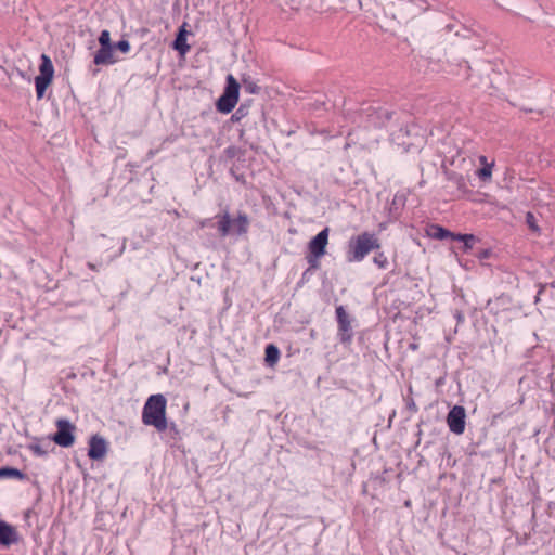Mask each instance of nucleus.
<instances>
[{
  "instance_id": "obj_1",
  "label": "nucleus",
  "mask_w": 555,
  "mask_h": 555,
  "mask_svg": "<svg viewBox=\"0 0 555 555\" xmlns=\"http://www.w3.org/2000/svg\"><path fill=\"white\" fill-rule=\"evenodd\" d=\"M166 404L167 401L163 395L150 396L143 406L142 422L145 425L154 426L158 431L166 430Z\"/></svg>"
},
{
  "instance_id": "obj_2",
  "label": "nucleus",
  "mask_w": 555,
  "mask_h": 555,
  "mask_svg": "<svg viewBox=\"0 0 555 555\" xmlns=\"http://www.w3.org/2000/svg\"><path fill=\"white\" fill-rule=\"evenodd\" d=\"M380 247L378 240L374 234L364 232L354 238H351L347 249V260L349 262L362 261L372 250Z\"/></svg>"
},
{
  "instance_id": "obj_3",
  "label": "nucleus",
  "mask_w": 555,
  "mask_h": 555,
  "mask_svg": "<svg viewBox=\"0 0 555 555\" xmlns=\"http://www.w3.org/2000/svg\"><path fill=\"white\" fill-rule=\"evenodd\" d=\"M218 219L217 228L220 236L225 237L229 235H244L248 232L249 219L244 212H240L236 218L231 219L228 211L223 215L216 216Z\"/></svg>"
},
{
  "instance_id": "obj_4",
  "label": "nucleus",
  "mask_w": 555,
  "mask_h": 555,
  "mask_svg": "<svg viewBox=\"0 0 555 555\" xmlns=\"http://www.w3.org/2000/svg\"><path fill=\"white\" fill-rule=\"evenodd\" d=\"M391 141L402 146L404 152L418 151L424 142L423 135L418 134V128L414 125L400 128L390 134Z\"/></svg>"
},
{
  "instance_id": "obj_5",
  "label": "nucleus",
  "mask_w": 555,
  "mask_h": 555,
  "mask_svg": "<svg viewBox=\"0 0 555 555\" xmlns=\"http://www.w3.org/2000/svg\"><path fill=\"white\" fill-rule=\"evenodd\" d=\"M240 85L232 75H228L227 85L222 95L217 101V109L220 113L229 114L233 111L238 101Z\"/></svg>"
},
{
  "instance_id": "obj_6",
  "label": "nucleus",
  "mask_w": 555,
  "mask_h": 555,
  "mask_svg": "<svg viewBox=\"0 0 555 555\" xmlns=\"http://www.w3.org/2000/svg\"><path fill=\"white\" fill-rule=\"evenodd\" d=\"M55 426L56 433L49 436V439L62 448L72 447L75 442V426L67 418H57Z\"/></svg>"
},
{
  "instance_id": "obj_7",
  "label": "nucleus",
  "mask_w": 555,
  "mask_h": 555,
  "mask_svg": "<svg viewBox=\"0 0 555 555\" xmlns=\"http://www.w3.org/2000/svg\"><path fill=\"white\" fill-rule=\"evenodd\" d=\"M365 116H366V127H375L380 128L385 127L387 122L392 117V112H390L388 108L378 106V107H367L365 109Z\"/></svg>"
},
{
  "instance_id": "obj_8",
  "label": "nucleus",
  "mask_w": 555,
  "mask_h": 555,
  "mask_svg": "<svg viewBox=\"0 0 555 555\" xmlns=\"http://www.w3.org/2000/svg\"><path fill=\"white\" fill-rule=\"evenodd\" d=\"M447 425L451 433L462 435L465 431L466 412L462 405H454L447 415Z\"/></svg>"
},
{
  "instance_id": "obj_9",
  "label": "nucleus",
  "mask_w": 555,
  "mask_h": 555,
  "mask_svg": "<svg viewBox=\"0 0 555 555\" xmlns=\"http://www.w3.org/2000/svg\"><path fill=\"white\" fill-rule=\"evenodd\" d=\"M336 319L339 330V339L341 343H349L352 338L351 323L349 315L343 306L336 308Z\"/></svg>"
},
{
  "instance_id": "obj_10",
  "label": "nucleus",
  "mask_w": 555,
  "mask_h": 555,
  "mask_svg": "<svg viewBox=\"0 0 555 555\" xmlns=\"http://www.w3.org/2000/svg\"><path fill=\"white\" fill-rule=\"evenodd\" d=\"M328 242V228L323 229L320 231L310 242L308 245L309 253L315 258L320 259L322 256L325 255L326 245Z\"/></svg>"
},
{
  "instance_id": "obj_11",
  "label": "nucleus",
  "mask_w": 555,
  "mask_h": 555,
  "mask_svg": "<svg viewBox=\"0 0 555 555\" xmlns=\"http://www.w3.org/2000/svg\"><path fill=\"white\" fill-rule=\"evenodd\" d=\"M108 447L106 440L100 435L91 436L89 440L88 456L91 460H103L107 453Z\"/></svg>"
},
{
  "instance_id": "obj_12",
  "label": "nucleus",
  "mask_w": 555,
  "mask_h": 555,
  "mask_svg": "<svg viewBox=\"0 0 555 555\" xmlns=\"http://www.w3.org/2000/svg\"><path fill=\"white\" fill-rule=\"evenodd\" d=\"M20 534L16 528L4 520H0V545L10 547L20 542Z\"/></svg>"
},
{
  "instance_id": "obj_13",
  "label": "nucleus",
  "mask_w": 555,
  "mask_h": 555,
  "mask_svg": "<svg viewBox=\"0 0 555 555\" xmlns=\"http://www.w3.org/2000/svg\"><path fill=\"white\" fill-rule=\"evenodd\" d=\"M51 439L47 438H34L33 441L27 446V449L33 452L36 456H47L51 448Z\"/></svg>"
},
{
  "instance_id": "obj_14",
  "label": "nucleus",
  "mask_w": 555,
  "mask_h": 555,
  "mask_svg": "<svg viewBox=\"0 0 555 555\" xmlns=\"http://www.w3.org/2000/svg\"><path fill=\"white\" fill-rule=\"evenodd\" d=\"M114 47H101L94 54L93 62L95 65L114 64L116 60L113 54Z\"/></svg>"
},
{
  "instance_id": "obj_15",
  "label": "nucleus",
  "mask_w": 555,
  "mask_h": 555,
  "mask_svg": "<svg viewBox=\"0 0 555 555\" xmlns=\"http://www.w3.org/2000/svg\"><path fill=\"white\" fill-rule=\"evenodd\" d=\"M173 49L177 50L181 55L189 52L190 46L186 43V31L181 28L173 41Z\"/></svg>"
},
{
  "instance_id": "obj_16",
  "label": "nucleus",
  "mask_w": 555,
  "mask_h": 555,
  "mask_svg": "<svg viewBox=\"0 0 555 555\" xmlns=\"http://www.w3.org/2000/svg\"><path fill=\"white\" fill-rule=\"evenodd\" d=\"M40 74L38 77H44L47 79L52 80L54 75V67L50 60V57L46 54L41 55V64L39 67Z\"/></svg>"
},
{
  "instance_id": "obj_17",
  "label": "nucleus",
  "mask_w": 555,
  "mask_h": 555,
  "mask_svg": "<svg viewBox=\"0 0 555 555\" xmlns=\"http://www.w3.org/2000/svg\"><path fill=\"white\" fill-rule=\"evenodd\" d=\"M428 235L435 240H446L451 238L452 232L441 225L433 224L428 230Z\"/></svg>"
},
{
  "instance_id": "obj_18",
  "label": "nucleus",
  "mask_w": 555,
  "mask_h": 555,
  "mask_svg": "<svg viewBox=\"0 0 555 555\" xmlns=\"http://www.w3.org/2000/svg\"><path fill=\"white\" fill-rule=\"evenodd\" d=\"M280 358V350L276 346L270 344L266 347V361L267 363L272 366L274 365Z\"/></svg>"
},
{
  "instance_id": "obj_19",
  "label": "nucleus",
  "mask_w": 555,
  "mask_h": 555,
  "mask_svg": "<svg viewBox=\"0 0 555 555\" xmlns=\"http://www.w3.org/2000/svg\"><path fill=\"white\" fill-rule=\"evenodd\" d=\"M52 80L47 79L44 77H36L35 78V87H36V93L37 98L41 99L48 88V86L51 83Z\"/></svg>"
},
{
  "instance_id": "obj_20",
  "label": "nucleus",
  "mask_w": 555,
  "mask_h": 555,
  "mask_svg": "<svg viewBox=\"0 0 555 555\" xmlns=\"http://www.w3.org/2000/svg\"><path fill=\"white\" fill-rule=\"evenodd\" d=\"M2 477L16 478V479L22 480L25 478V474L22 473L17 468L3 467V468H0V478H2Z\"/></svg>"
},
{
  "instance_id": "obj_21",
  "label": "nucleus",
  "mask_w": 555,
  "mask_h": 555,
  "mask_svg": "<svg viewBox=\"0 0 555 555\" xmlns=\"http://www.w3.org/2000/svg\"><path fill=\"white\" fill-rule=\"evenodd\" d=\"M494 167V162H491V165H487L477 170V177L485 182H488L492 178V169Z\"/></svg>"
},
{
  "instance_id": "obj_22",
  "label": "nucleus",
  "mask_w": 555,
  "mask_h": 555,
  "mask_svg": "<svg viewBox=\"0 0 555 555\" xmlns=\"http://www.w3.org/2000/svg\"><path fill=\"white\" fill-rule=\"evenodd\" d=\"M242 87L248 94H257L260 91V87L250 78L243 79Z\"/></svg>"
},
{
  "instance_id": "obj_23",
  "label": "nucleus",
  "mask_w": 555,
  "mask_h": 555,
  "mask_svg": "<svg viewBox=\"0 0 555 555\" xmlns=\"http://www.w3.org/2000/svg\"><path fill=\"white\" fill-rule=\"evenodd\" d=\"M526 223L527 225L529 227V229L537 233V234H540L541 233V229L540 227L538 225V221H537V218L535 216L533 215V212L531 211H528L526 214Z\"/></svg>"
},
{
  "instance_id": "obj_24",
  "label": "nucleus",
  "mask_w": 555,
  "mask_h": 555,
  "mask_svg": "<svg viewBox=\"0 0 555 555\" xmlns=\"http://www.w3.org/2000/svg\"><path fill=\"white\" fill-rule=\"evenodd\" d=\"M281 7H288L291 10H298L304 0H278Z\"/></svg>"
},
{
  "instance_id": "obj_25",
  "label": "nucleus",
  "mask_w": 555,
  "mask_h": 555,
  "mask_svg": "<svg viewBox=\"0 0 555 555\" xmlns=\"http://www.w3.org/2000/svg\"><path fill=\"white\" fill-rule=\"evenodd\" d=\"M99 43L101 47H113L111 43V34L107 29L101 31L99 36Z\"/></svg>"
},
{
  "instance_id": "obj_26",
  "label": "nucleus",
  "mask_w": 555,
  "mask_h": 555,
  "mask_svg": "<svg viewBox=\"0 0 555 555\" xmlns=\"http://www.w3.org/2000/svg\"><path fill=\"white\" fill-rule=\"evenodd\" d=\"M247 115V109L244 106H240L231 116L232 121L237 122Z\"/></svg>"
},
{
  "instance_id": "obj_27",
  "label": "nucleus",
  "mask_w": 555,
  "mask_h": 555,
  "mask_svg": "<svg viewBox=\"0 0 555 555\" xmlns=\"http://www.w3.org/2000/svg\"><path fill=\"white\" fill-rule=\"evenodd\" d=\"M373 261L380 269H385L388 264V260L383 253H379L378 255H376L374 257Z\"/></svg>"
},
{
  "instance_id": "obj_28",
  "label": "nucleus",
  "mask_w": 555,
  "mask_h": 555,
  "mask_svg": "<svg viewBox=\"0 0 555 555\" xmlns=\"http://www.w3.org/2000/svg\"><path fill=\"white\" fill-rule=\"evenodd\" d=\"M451 238L455 240V241H461V242H464V241H476V237L473 234H460V233L455 234V233H452Z\"/></svg>"
},
{
  "instance_id": "obj_29",
  "label": "nucleus",
  "mask_w": 555,
  "mask_h": 555,
  "mask_svg": "<svg viewBox=\"0 0 555 555\" xmlns=\"http://www.w3.org/2000/svg\"><path fill=\"white\" fill-rule=\"evenodd\" d=\"M115 48L121 51L122 53H128L130 51V43L128 40L122 39L115 44Z\"/></svg>"
},
{
  "instance_id": "obj_30",
  "label": "nucleus",
  "mask_w": 555,
  "mask_h": 555,
  "mask_svg": "<svg viewBox=\"0 0 555 555\" xmlns=\"http://www.w3.org/2000/svg\"><path fill=\"white\" fill-rule=\"evenodd\" d=\"M212 225V219L207 218L198 221V227L201 229Z\"/></svg>"
},
{
  "instance_id": "obj_31",
  "label": "nucleus",
  "mask_w": 555,
  "mask_h": 555,
  "mask_svg": "<svg viewBox=\"0 0 555 555\" xmlns=\"http://www.w3.org/2000/svg\"><path fill=\"white\" fill-rule=\"evenodd\" d=\"M307 260H308V263L310 264V267L317 268L319 259H315L310 253L307 256Z\"/></svg>"
},
{
  "instance_id": "obj_32",
  "label": "nucleus",
  "mask_w": 555,
  "mask_h": 555,
  "mask_svg": "<svg viewBox=\"0 0 555 555\" xmlns=\"http://www.w3.org/2000/svg\"><path fill=\"white\" fill-rule=\"evenodd\" d=\"M475 242H476V241H464V242H463V243H464V249H465V250H469V249H472V248H473V246H474V243H475Z\"/></svg>"
},
{
  "instance_id": "obj_33",
  "label": "nucleus",
  "mask_w": 555,
  "mask_h": 555,
  "mask_svg": "<svg viewBox=\"0 0 555 555\" xmlns=\"http://www.w3.org/2000/svg\"><path fill=\"white\" fill-rule=\"evenodd\" d=\"M479 163L483 166L491 165V163L488 162L487 157L481 155L479 156Z\"/></svg>"
},
{
  "instance_id": "obj_34",
  "label": "nucleus",
  "mask_w": 555,
  "mask_h": 555,
  "mask_svg": "<svg viewBox=\"0 0 555 555\" xmlns=\"http://www.w3.org/2000/svg\"><path fill=\"white\" fill-rule=\"evenodd\" d=\"M126 242H127V240H126V238H124V240H122V244H121V246H120V248H119V250H118L117 257H118V256H121V255L124 254V251H125V249H126Z\"/></svg>"
},
{
  "instance_id": "obj_35",
  "label": "nucleus",
  "mask_w": 555,
  "mask_h": 555,
  "mask_svg": "<svg viewBox=\"0 0 555 555\" xmlns=\"http://www.w3.org/2000/svg\"><path fill=\"white\" fill-rule=\"evenodd\" d=\"M88 267H89L91 270H93V271L98 270V268H96V266H95L94 263L88 262Z\"/></svg>"
},
{
  "instance_id": "obj_36",
  "label": "nucleus",
  "mask_w": 555,
  "mask_h": 555,
  "mask_svg": "<svg viewBox=\"0 0 555 555\" xmlns=\"http://www.w3.org/2000/svg\"><path fill=\"white\" fill-rule=\"evenodd\" d=\"M409 408L413 409L414 411L416 410V406H415V403L414 402H411L408 404Z\"/></svg>"
},
{
  "instance_id": "obj_37",
  "label": "nucleus",
  "mask_w": 555,
  "mask_h": 555,
  "mask_svg": "<svg viewBox=\"0 0 555 555\" xmlns=\"http://www.w3.org/2000/svg\"><path fill=\"white\" fill-rule=\"evenodd\" d=\"M463 65L465 66L466 69H469L468 63L466 61L463 62Z\"/></svg>"
},
{
  "instance_id": "obj_38",
  "label": "nucleus",
  "mask_w": 555,
  "mask_h": 555,
  "mask_svg": "<svg viewBox=\"0 0 555 555\" xmlns=\"http://www.w3.org/2000/svg\"><path fill=\"white\" fill-rule=\"evenodd\" d=\"M132 248H133V249H138V245H137V244H133V245H132Z\"/></svg>"
}]
</instances>
